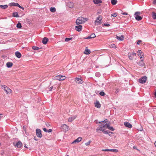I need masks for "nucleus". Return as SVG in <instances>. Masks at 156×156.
<instances>
[{"mask_svg":"<svg viewBox=\"0 0 156 156\" xmlns=\"http://www.w3.org/2000/svg\"><path fill=\"white\" fill-rule=\"evenodd\" d=\"M75 81L77 83L82 84L83 83V80L80 78H76L75 80Z\"/></svg>","mask_w":156,"mask_h":156,"instance_id":"f8f14e48","label":"nucleus"},{"mask_svg":"<svg viewBox=\"0 0 156 156\" xmlns=\"http://www.w3.org/2000/svg\"><path fill=\"white\" fill-rule=\"evenodd\" d=\"M16 6H17L19 8V7L20 6V5L18 3H16Z\"/></svg>","mask_w":156,"mask_h":156,"instance_id":"de8ad7c7","label":"nucleus"},{"mask_svg":"<svg viewBox=\"0 0 156 156\" xmlns=\"http://www.w3.org/2000/svg\"><path fill=\"white\" fill-rule=\"evenodd\" d=\"M78 25L75 26V29L76 30L80 32L81 31L82 29V27L81 25H80V24Z\"/></svg>","mask_w":156,"mask_h":156,"instance_id":"9b49d317","label":"nucleus"},{"mask_svg":"<svg viewBox=\"0 0 156 156\" xmlns=\"http://www.w3.org/2000/svg\"><path fill=\"white\" fill-rule=\"evenodd\" d=\"M152 17L154 20L156 19V13L154 12H152Z\"/></svg>","mask_w":156,"mask_h":156,"instance_id":"cd10ccee","label":"nucleus"},{"mask_svg":"<svg viewBox=\"0 0 156 156\" xmlns=\"http://www.w3.org/2000/svg\"><path fill=\"white\" fill-rule=\"evenodd\" d=\"M53 86H52L51 87H50L49 89V91H52V89L53 88Z\"/></svg>","mask_w":156,"mask_h":156,"instance_id":"c03bdc74","label":"nucleus"},{"mask_svg":"<svg viewBox=\"0 0 156 156\" xmlns=\"http://www.w3.org/2000/svg\"><path fill=\"white\" fill-rule=\"evenodd\" d=\"M95 75L97 77H100L101 76V74L99 72H96L95 74Z\"/></svg>","mask_w":156,"mask_h":156,"instance_id":"72a5a7b5","label":"nucleus"},{"mask_svg":"<svg viewBox=\"0 0 156 156\" xmlns=\"http://www.w3.org/2000/svg\"><path fill=\"white\" fill-rule=\"evenodd\" d=\"M104 25L107 27H108L110 26V24L108 23H105L104 24Z\"/></svg>","mask_w":156,"mask_h":156,"instance_id":"49530a36","label":"nucleus"},{"mask_svg":"<svg viewBox=\"0 0 156 156\" xmlns=\"http://www.w3.org/2000/svg\"><path fill=\"white\" fill-rule=\"evenodd\" d=\"M6 65L8 68H10L12 66L13 63L11 62H8L7 63Z\"/></svg>","mask_w":156,"mask_h":156,"instance_id":"412c9836","label":"nucleus"},{"mask_svg":"<svg viewBox=\"0 0 156 156\" xmlns=\"http://www.w3.org/2000/svg\"><path fill=\"white\" fill-rule=\"evenodd\" d=\"M43 130L45 132H47V130L45 128H43Z\"/></svg>","mask_w":156,"mask_h":156,"instance_id":"864d4df0","label":"nucleus"},{"mask_svg":"<svg viewBox=\"0 0 156 156\" xmlns=\"http://www.w3.org/2000/svg\"><path fill=\"white\" fill-rule=\"evenodd\" d=\"M3 117V115L2 114H0V119H1V118H2Z\"/></svg>","mask_w":156,"mask_h":156,"instance_id":"4d7b16f0","label":"nucleus"},{"mask_svg":"<svg viewBox=\"0 0 156 156\" xmlns=\"http://www.w3.org/2000/svg\"><path fill=\"white\" fill-rule=\"evenodd\" d=\"M154 95H155V97L156 98V90L155 91V92H154Z\"/></svg>","mask_w":156,"mask_h":156,"instance_id":"0e129e2a","label":"nucleus"},{"mask_svg":"<svg viewBox=\"0 0 156 156\" xmlns=\"http://www.w3.org/2000/svg\"><path fill=\"white\" fill-rule=\"evenodd\" d=\"M147 77L145 76L142 77L139 79V82L141 83H144L147 80Z\"/></svg>","mask_w":156,"mask_h":156,"instance_id":"7ed1b4c3","label":"nucleus"},{"mask_svg":"<svg viewBox=\"0 0 156 156\" xmlns=\"http://www.w3.org/2000/svg\"><path fill=\"white\" fill-rule=\"evenodd\" d=\"M2 87H3L4 90L6 92L7 94H9L11 92V90L6 86H2Z\"/></svg>","mask_w":156,"mask_h":156,"instance_id":"423d86ee","label":"nucleus"},{"mask_svg":"<svg viewBox=\"0 0 156 156\" xmlns=\"http://www.w3.org/2000/svg\"><path fill=\"white\" fill-rule=\"evenodd\" d=\"M137 52L139 54V55H140V57L141 56V55L140 54L142 53V51L141 50H138Z\"/></svg>","mask_w":156,"mask_h":156,"instance_id":"ea45409f","label":"nucleus"},{"mask_svg":"<svg viewBox=\"0 0 156 156\" xmlns=\"http://www.w3.org/2000/svg\"><path fill=\"white\" fill-rule=\"evenodd\" d=\"M141 59V60L140 61L138 64V65L140 66H143L145 65V63L144 62V60L142 58V56L140 57Z\"/></svg>","mask_w":156,"mask_h":156,"instance_id":"9d476101","label":"nucleus"},{"mask_svg":"<svg viewBox=\"0 0 156 156\" xmlns=\"http://www.w3.org/2000/svg\"><path fill=\"white\" fill-rule=\"evenodd\" d=\"M153 3H154V4H156V0H154L153 1Z\"/></svg>","mask_w":156,"mask_h":156,"instance_id":"bf43d9fd","label":"nucleus"},{"mask_svg":"<svg viewBox=\"0 0 156 156\" xmlns=\"http://www.w3.org/2000/svg\"><path fill=\"white\" fill-rule=\"evenodd\" d=\"M117 16V13H112L111 15V16L113 17H116Z\"/></svg>","mask_w":156,"mask_h":156,"instance_id":"a19ab883","label":"nucleus"},{"mask_svg":"<svg viewBox=\"0 0 156 156\" xmlns=\"http://www.w3.org/2000/svg\"><path fill=\"white\" fill-rule=\"evenodd\" d=\"M119 92V90L118 89H117V90H116L115 91V93H117Z\"/></svg>","mask_w":156,"mask_h":156,"instance_id":"13d9d810","label":"nucleus"},{"mask_svg":"<svg viewBox=\"0 0 156 156\" xmlns=\"http://www.w3.org/2000/svg\"><path fill=\"white\" fill-rule=\"evenodd\" d=\"M86 47V48H87ZM90 53V50L86 48L84 52V53L86 55H89Z\"/></svg>","mask_w":156,"mask_h":156,"instance_id":"aec40b11","label":"nucleus"},{"mask_svg":"<svg viewBox=\"0 0 156 156\" xmlns=\"http://www.w3.org/2000/svg\"><path fill=\"white\" fill-rule=\"evenodd\" d=\"M46 125L47 126H50V124L49 123H47L46 124Z\"/></svg>","mask_w":156,"mask_h":156,"instance_id":"6e6d98bb","label":"nucleus"},{"mask_svg":"<svg viewBox=\"0 0 156 156\" xmlns=\"http://www.w3.org/2000/svg\"><path fill=\"white\" fill-rule=\"evenodd\" d=\"M109 134L111 135L110 136H111V134H112V133H110Z\"/></svg>","mask_w":156,"mask_h":156,"instance_id":"338daca9","label":"nucleus"},{"mask_svg":"<svg viewBox=\"0 0 156 156\" xmlns=\"http://www.w3.org/2000/svg\"><path fill=\"white\" fill-rule=\"evenodd\" d=\"M93 2L94 4H98L102 2L101 0H93Z\"/></svg>","mask_w":156,"mask_h":156,"instance_id":"4be33fe9","label":"nucleus"},{"mask_svg":"<svg viewBox=\"0 0 156 156\" xmlns=\"http://www.w3.org/2000/svg\"><path fill=\"white\" fill-rule=\"evenodd\" d=\"M34 139L36 141H37L38 140L37 139H36V136H35L34 137Z\"/></svg>","mask_w":156,"mask_h":156,"instance_id":"680f3d73","label":"nucleus"},{"mask_svg":"<svg viewBox=\"0 0 156 156\" xmlns=\"http://www.w3.org/2000/svg\"><path fill=\"white\" fill-rule=\"evenodd\" d=\"M15 54L16 56L18 58H20L22 56L21 53L18 51H16Z\"/></svg>","mask_w":156,"mask_h":156,"instance_id":"dca6fc26","label":"nucleus"},{"mask_svg":"<svg viewBox=\"0 0 156 156\" xmlns=\"http://www.w3.org/2000/svg\"><path fill=\"white\" fill-rule=\"evenodd\" d=\"M19 8H21L23 10L24 9V8L21 6L19 7Z\"/></svg>","mask_w":156,"mask_h":156,"instance_id":"052dcab7","label":"nucleus"},{"mask_svg":"<svg viewBox=\"0 0 156 156\" xmlns=\"http://www.w3.org/2000/svg\"><path fill=\"white\" fill-rule=\"evenodd\" d=\"M8 7V5H0V8L3 9H5L7 8Z\"/></svg>","mask_w":156,"mask_h":156,"instance_id":"5701e85b","label":"nucleus"},{"mask_svg":"<svg viewBox=\"0 0 156 156\" xmlns=\"http://www.w3.org/2000/svg\"><path fill=\"white\" fill-rule=\"evenodd\" d=\"M91 142V141L90 140L88 142L86 143H85V145L86 146H88L90 144Z\"/></svg>","mask_w":156,"mask_h":156,"instance_id":"e433bc0d","label":"nucleus"},{"mask_svg":"<svg viewBox=\"0 0 156 156\" xmlns=\"http://www.w3.org/2000/svg\"><path fill=\"white\" fill-rule=\"evenodd\" d=\"M124 124L125 126L128 128H131L132 127V125L129 122H124Z\"/></svg>","mask_w":156,"mask_h":156,"instance_id":"ddd939ff","label":"nucleus"},{"mask_svg":"<svg viewBox=\"0 0 156 156\" xmlns=\"http://www.w3.org/2000/svg\"><path fill=\"white\" fill-rule=\"evenodd\" d=\"M9 5L10 6H16V3L15 2H11L10 3Z\"/></svg>","mask_w":156,"mask_h":156,"instance_id":"c756f323","label":"nucleus"},{"mask_svg":"<svg viewBox=\"0 0 156 156\" xmlns=\"http://www.w3.org/2000/svg\"><path fill=\"white\" fill-rule=\"evenodd\" d=\"M107 122H108L107 120V119H106L103 121L99 122V123H97L98 124H100L99 125H103V124L105 125L106 123H107Z\"/></svg>","mask_w":156,"mask_h":156,"instance_id":"a211bd4d","label":"nucleus"},{"mask_svg":"<svg viewBox=\"0 0 156 156\" xmlns=\"http://www.w3.org/2000/svg\"><path fill=\"white\" fill-rule=\"evenodd\" d=\"M82 139V138L81 137H79L75 140H74L72 144L75 143L76 142L79 143L80 142Z\"/></svg>","mask_w":156,"mask_h":156,"instance_id":"f3484780","label":"nucleus"},{"mask_svg":"<svg viewBox=\"0 0 156 156\" xmlns=\"http://www.w3.org/2000/svg\"><path fill=\"white\" fill-rule=\"evenodd\" d=\"M102 151H109V149H103L102 150Z\"/></svg>","mask_w":156,"mask_h":156,"instance_id":"09e8293b","label":"nucleus"},{"mask_svg":"<svg viewBox=\"0 0 156 156\" xmlns=\"http://www.w3.org/2000/svg\"><path fill=\"white\" fill-rule=\"evenodd\" d=\"M118 151H119L117 149H113L112 152H115V153H117V152H118Z\"/></svg>","mask_w":156,"mask_h":156,"instance_id":"37998d69","label":"nucleus"},{"mask_svg":"<svg viewBox=\"0 0 156 156\" xmlns=\"http://www.w3.org/2000/svg\"><path fill=\"white\" fill-rule=\"evenodd\" d=\"M76 117L75 116H73L72 117H71L69 118L68 119V122H72L76 118Z\"/></svg>","mask_w":156,"mask_h":156,"instance_id":"6ab92c4d","label":"nucleus"},{"mask_svg":"<svg viewBox=\"0 0 156 156\" xmlns=\"http://www.w3.org/2000/svg\"><path fill=\"white\" fill-rule=\"evenodd\" d=\"M12 16L16 17H19V16L18 14V12H13L12 13Z\"/></svg>","mask_w":156,"mask_h":156,"instance_id":"b1692460","label":"nucleus"},{"mask_svg":"<svg viewBox=\"0 0 156 156\" xmlns=\"http://www.w3.org/2000/svg\"><path fill=\"white\" fill-rule=\"evenodd\" d=\"M113 149H109V151H112V152Z\"/></svg>","mask_w":156,"mask_h":156,"instance_id":"e2e57ef3","label":"nucleus"},{"mask_svg":"<svg viewBox=\"0 0 156 156\" xmlns=\"http://www.w3.org/2000/svg\"><path fill=\"white\" fill-rule=\"evenodd\" d=\"M129 58L130 60H132L133 59V56L132 55L131 53H129L128 54Z\"/></svg>","mask_w":156,"mask_h":156,"instance_id":"a878e982","label":"nucleus"},{"mask_svg":"<svg viewBox=\"0 0 156 156\" xmlns=\"http://www.w3.org/2000/svg\"><path fill=\"white\" fill-rule=\"evenodd\" d=\"M140 14V12H136L135 13L134 15L135 16V18L136 20L140 21L142 19V17L139 16L138 15Z\"/></svg>","mask_w":156,"mask_h":156,"instance_id":"20e7f679","label":"nucleus"},{"mask_svg":"<svg viewBox=\"0 0 156 156\" xmlns=\"http://www.w3.org/2000/svg\"><path fill=\"white\" fill-rule=\"evenodd\" d=\"M99 94L101 96H104L105 95V94L104 92L101 91L99 93Z\"/></svg>","mask_w":156,"mask_h":156,"instance_id":"58836bf2","label":"nucleus"},{"mask_svg":"<svg viewBox=\"0 0 156 156\" xmlns=\"http://www.w3.org/2000/svg\"><path fill=\"white\" fill-rule=\"evenodd\" d=\"M117 2V0H111V3L113 5H116Z\"/></svg>","mask_w":156,"mask_h":156,"instance_id":"393cba45","label":"nucleus"},{"mask_svg":"<svg viewBox=\"0 0 156 156\" xmlns=\"http://www.w3.org/2000/svg\"><path fill=\"white\" fill-rule=\"evenodd\" d=\"M48 41V39L47 37H44L42 40V42L44 44H46Z\"/></svg>","mask_w":156,"mask_h":156,"instance_id":"2eb2a0df","label":"nucleus"},{"mask_svg":"<svg viewBox=\"0 0 156 156\" xmlns=\"http://www.w3.org/2000/svg\"><path fill=\"white\" fill-rule=\"evenodd\" d=\"M122 14L124 15H128L127 13L126 12H123V13H122Z\"/></svg>","mask_w":156,"mask_h":156,"instance_id":"8fccbe9b","label":"nucleus"},{"mask_svg":"<svg viewBox=\"0 0 156 156\" xmlns=\"http://www.w3.org/2000/svg\"><path fill=\"white\" fill-rule=\"evenodd\" d=\"M50 11L51 12H54L56 11V10L55 7H51L50 8Z\"/></svg>","mask_w":156,"mask_h":156,"instance_id":"c85d7f7f","label":"nucleus"},{"mask_svg":"<svg viewBox=\"0 0 156 156\" xmlns=\"http://www.w3.org/2000/svg\"><path fill=\"white\" fill-rule=\"evenodd\" d=\"M52 131V130L51 129H48V130H47V132L48 133H50Z\"/></svg>","mask_w":156,"mask_h":156,"instance_id":"3c124183","label":"nucleus"},{"mask_svg":"<svg viewBox=\"0 0 156 156\" xmlns=\"http://www.w3.org/2000/svg\"><path fill=\"white\" fill-rule=\"evenodd\" d=\"M88 20L87 18H84L82 17H79L76 21V23L77 25H79L83 23Z\"/></svg>","mask_w":156,"mask_h":156,"instance_id":"f03ea898","label":"nucleus"},{"mask_svg":"<svg viewBox=\"0 0 156 156\" xmlns=\"http://www.w3.org/2000/svg\"><path fill=\"white\" fill-rule=\"evenodd\" d=\"M106 129H108L112 131H114L115 130V129L113 127L110 126L109 124L106 123L105 125L103 124L99 125L97 128L96 131L97 132L99 133H101V131L103 132L104 133L108 134L109 136H111L109 133H111L112 134L113 133L108 130H105Z\"/></svg>","mask_w":156,"mask_h":156,"instance_id":"f257e3e1","label":"nucleus"},{"mask_svg":"<svg viewBox=\"0 0 156 156\" xmlns=\"http://www.w3.org/2000/svg\"><path fill=\"white\" fill-rule=\"evenodd\" d=\"M116 38L119 41H123L124 39V37L123 35H121V36H119L116 35Z\"/></svg>","mask_w":156,"mask_h":156,"instance_id":"4468645a","label":"nucleus"},{"mask_svg":"<svg viewBox=\"0 0 156 156\" xmlns=\"http://www.w3.org/2000/svg\"><path fill=\"white\" fill-rule=\"evenodd\" d=\"M101 16L99 15L98 16L96 19V20L95 21V24L98 25L99 24H101V21L102 19H100Z\"/></svg>","mask_w":156,"mask_h":156,"instance_id":"1a4fd4ad","label":"nucleus"},{"mask_svg":"<svg viewBox=\"0 0 156 156\" xmlns=\"http://www.w3.org/2000/svg\"><path fill=\"white\" fill-rule=\"evenodd\" d=\"M61 128L64 131L66 132L69 130V127L66 124L62 125L61 126Z\"/></svg>","mask_w":156,"mask_h":156,"instance_id":"0eeeda50","label":"nucleus"},{"mask_svg":"<svg viewBox=\"0 0 156 156\" xmlns=\"http://www.w3.org/2000/svg\"><path fill=\"white\" fill-rule=\"evenodd\" d=\"M60 78L59 79H60V80H64L66 79V77L65 76H63L60 75Z\"/></svg>","mask_w":156,"mask_h":156,"instance_id":"7c9ffc66","label":"nucleus"},{"mask_svg":"<svg viewBox=\"0 0 156 156\" xmlns=\"http://www.w3.org/2000/svg\"><path fill=\"white\" fill-rule=\"evenodd\" d=\"M142 42V41L140 40H138L137 42V44H139L140 43Z\"/></svg>","mask_w":156,"mask_h":156,"instance_id":"a18cd8bd","label":"nucleus"},{"mask_svg":"<svg viewBox=\"0 0 156 156\" xmlns=\"http://www.w3.org/2000/svg\"><path fill=\"white\" fill-rule=\"evenodd\" d=\"M73 39V38L72 37H70V38H66V39H65V41L66 42H68L70 40H72Z\"/></svg>","mask_w":156,"mask_h":156,"instance_id":"473e14b6","label":"nucleus"},{"mask_svg":"<svg viewBox=\"0 0 156 156\" xmlns=\"http://www.w3.org/2000/svg\"><path fill=\"white\" fill-rule=\"evenodd\" d=\"M95 106L98 108H100L101 107V104L99 102H97L95 105Z\"/></svg>","mask_w":156,"mask_h":156,"instance_id":"bb28decb","label":"nucleus"},{"mask_svg":"<svg viewBox=\"0 0 156 156\" xmlns=\"http://www.w3.org/2000/svg\"><path fill=\"white\" fill-rule=\"evenodd\" d=\"M16 27L18 28H21L22 27L21 23H18L16 25Z\"/></svg>","mask_w":156,"mask_h":156,"instance_id":"2f4dec72","label":"nucleus"},{"mask_svg":"<svg viewBox=\"0 0 156 156\" xmlns=\"http://www.w3.org/2000/svg\"><path fill=\"white\" fill-rule=\"evenodd\" d=\"M66 156H69V155H67Z\"/></svg>","mask_w":156,"mask_h":156,"instance_id":"774afa93","label":"nucleus"},{"mask_svg":"<svg viewBox=\"0 0 156 156\" xmlns=\"http://www.w3.org/2000/svg\"><path fill=\"white\" fill-rule=\"evenodd\" d=\"M110 47L112 48H115L116 47V46L114 44H112L110 45Z\"/></svg>","mask_w":156,"mask_h":156,"instance_id":"4c0bfd02","label":"nucleus"},{"mask_svg":"<svg viewBox=\"0 0 156 156\" xmlns=\"http://www.w3.org/2000/svg\"><path fill=\"white\" fill-rule=\"evenodd\" d=\"M133 57L136 55V54L134 52H133L131 53Z\"/></svg>","mask_w":156,"mask_h":156,"instance_id":"603ef678","label":"nucleus"},{"mask_svg":"<svg viewBox=\"0 0 156 156\" xmlns=\"http://www.w3.org/2000/svg\"><path fill=\"white\" fill-rule=\"evenodd\" d=\"M36 135L38 137L41 138L42 137V135L41 133V131L40 129H36Z\"/></svg>","mask_w":156,"mask_h":156,"instance_id":"39448f33","label":"nucleus"},{"mask_svg":"<svg viewBox=\"0 0 156 156\" xmlns=\"http://www.w3.org/2000/svg\"><path fill=\"white\" fill-rule=\"evenodd\" d=\"M32 48L34 50H37L39 49V47L34 46L32 47Z\"/></svg>","mask_w":156,"mask_h":156,"instance_id":"c9c22d12","label":"nucleus"},{"mask_svg":"<svg viewBox=\"0 0 156 156\" xmlns=\"http://www.w3.org/2000/svg\"><path fill=\"white\" fill-rule=\"evenodd\" d=\"M91 38H94L96 36L94 34H92L91 35Z\"/></svg>","mask_w":156,"mask_h":156,"instance_id":"79ce46f5","label":"nucleus"},{"mask_svg":"<svg viewBox=\"0 0 156 156\" xmlns=\"http://www.w3.org/2000/svg\"><path fill=\"white\" fill-rule=\"evenodd\" d=\"M60 75H59L58 76H56L55 77V79L58 80H60V79H59L60 78Z\"/></svg>","mask_w":156,"mask_h":156,"instance_id":"f704fd0d","label":"nucleus"},{"mask_svg":"<svg viewBox=\"0 0 156 156\" xmlns=\"http://www.w3.org/2000/svg\"><path fill=\"white\" fill-rule=\"evenodd\" d=\"M13 144L15 147L17 148L21 147L23 146L22 143L20 141H19L18 142H17L16 144H15V143H14Z\"/></svg>","mask_w":156,"mask_h":156,"instance_id":"6e6552de","label":"nucleus"},{"mask_svg":"<svg viewBox=\"0 0 156 156\" xmlns=\"http://www.w3.org/2000/svg\"><path fill=\"white\" fill-rule=\"evenodd\" d=\"M91 38V37L90 36H89L88 37H87L85 38V39H90V38Z\"/></svg>","mask_w":156,"mask_h":156,"instance_id":"5fc2aeb1","label":"nucleus"},{"mask_svg":"<svg viewBox=\"0 0 156 156\" xmlns=\"http://www.w3.org/2000/svg\"><path fill=\"white\" fill-rule=\"evenodd\" d=\"M24 147L25 148H27V146L26 145V144H25V145L24 146Z\"/></svg>","mask_w":156,"mask_h":156,"instance_id":"69168bd1","label":"nucleus"}]
</instances>
